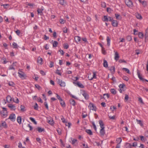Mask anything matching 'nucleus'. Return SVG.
Here are the masks:
<instances>
[{
    "mask_svg": "<svg viewBox=\"0 0 148 148\" xmlns=\"http://www.w3.org/2000/svg\"><path fill=\"white\" fill-rule=\"evenodd\" d=\"M111 22V24L113 27H116L118 26V23L116 20H113Z\"/></svg>",
    "mask_w": 148,
    "mask_h": 148,
    "instance_id": "9d476101",
    "label": "nucleus"
},
{
    "mask_svg": "<svg viewBox=\"0 0 148 148\" xmlns=\"http://www.w3.org/2000/svg\"><path fill=\"white\" fill-rule=\"evenodd\" d=\"M136 17L138 19H142V16L140 14L138 13L136 14Z\"/></svg>",
    "mask_w": 148,
    "mask_h": 148,
    "instance_id": "58836bf2",
    "label": "nucleus"
},
{
    "mask_svg": "<svg viewBox=\"0 0 148 148\" xmlns=\"http://www.w3.org/2000/svg\"><path fill=\"white\" fill-rule=\"evenodd\" d=\"M139 137L140 138L141 140L142 141H145L147 140V138L143 136H140Z\"/></svg>",
    "mask_w": 148,
    "mask_h": 148,
    "instance_id": "c756f323",
    "label": "nucleus"
},
{
    "mask_svg": "<svg viewBox=\"0 0 148 148\" xmlns=\"http://www.w3.org/2000/svg\"><path fill=\"white\" fill-rule=\"evenodd\" d=\"M116 143H118V144H117L115 148H120V146L119 145V144L121 143L122 141V140L121 138V137L118 138L116 139Z\"/></svg>",
    "mask_w": 148,
    "mask_h": 148,
    "instance_id": "423d86ee",
    "label": "nucleus"
},
{
    "mask_svg": "<svg viewBox=\"0 0 148 148\" xmlns=\"http://www.w3.org/2000/svg\"><path fill=\"white\" fill-rule=\"evenodd\" d=\"M145 36L146 37H148V27L145 30Z\"/></svg>",
    "mask_w": 148,
    "mask_h": 148,
    "instance_id": "3c124183",
    "label": "nucleus"
},
{
    "mask_svg": "<svg viewBox=\"0 0 148 148\" xmlns=\"http://www.w3.org/2000/svg\"><path fill=\"white\" fill-rule=\"evenodd\" d=\"M37 129L39 132L41 133L43 131H44L45 130V129L43 128H41L40 127H38L37 128Z\"/></svg>",
    "mask_w": 148,
    "mask_h": 148,
    "instance_id": "a878e982",
    "label": "nucleus"
},
{
    "mask_svg": "<svg viewBox=\"0 0 148 148\" xmlns=\"http://www.w3.org/2000/svg\"><path fill=\"white\" fill-rule=\"evenodd\" d=\"M1 125L5 129L7 128L8 127L5 121L2 122Z\"/></svg>",
    "mask_w": 148,
    "mask_h": 148,
    "instance_id": "b1692460",
    "label": "nucleus"
},
{
    "mask_svg": "<svg viewBox=\"0 0 148 148\" xmlns=\"http://www.w3.org/2000/svg\"><path fill=\"white\" fill-rule=\"evenodd\" d=\"M116 19L117 20H121L122 18L121 16L119 14L116 13L115 14Z\"/></svg>",
    "mask_w": 148,
    "mask_h": 148,
    "instance_id": "5701e85b",
    "label": "nucleus"
},
{
    "mask_svg": "<svg viewBox=\"0 0 148 148\" xmlns=\"http://www.w3.org/2000/svg\"><path fill=\"white\" fill-rule=\"evenodd\" d=\"M120 63H126L127 62L126 61L124 60L120 59L119 61Z\"/></svg>",
    "mask_w": 148,
    "mask_h": 148,
    "instance_id": "5fc2aeb1",
    "label": "nucleus"
},
{
    "mask_svg": "<svg viewBox=\"0 0 148 148\" xmlns=\"http://www.w3.org/2000/svg\"><path fill=\"white\" fill-rule=\"evenodd\" d=\"M6 101L8 103L12 101V98L10 95H8L6 97Z\"/></svg>",
    "mask_w": 148,
    "mask_h": 148,
    "instance_id": "412c9836",
    "label": "nucleus"
},
{
    "mask_svg": "<svg viewBox=\"0 0 148 148\" xmlns=\"http://www.w3.org/2000/svg\"><path fill=\"white\" fill-rule=\"evenodd\" d=\"M74 39L75 41L77 43L80 41L81 40V38L80 37L78 36H76L74 37Z\"/></svg>",
    "mask_w": 148,
    "mask_h": 148,
    "instance_id": "f3484780",
    "label": "nucleus"
},
{
    "mask_svg": "<svg viewBox=\"0 0 148 148\" xmlns=\"http://www.w3.org/2000/svg\"><path fill=\"white\" fill-rule=\"evenodd\" d=\"M43 10L44 8L43 7H41V8H38L37 10L38 14L42 15L43 14Z\"/></svg>",
    "mask_w": 148,
    "mask_h": 148,
    "instance_id": "1a4fd4ad",
    "label": "nucleus"
},
{
    "mask_svg": "<svg viewBox=\"0 0 148 148\" xmlns=\"http://www.w3.org/2000/svg\"><path fill=\"white\" fill-rule=\"evenodd\" d=\"M126 39L128 41H130L132 39L131 36L130 35L127 36L126 37Z\"/></svg>",
    "mask_w": 148,
    "mask_h": 148,
    "instance_id": "de8ad7c7",
    "label": "nucleus"
},
{
    "mask_svg": "<svg viewBox=\"0 0 148 148\" xmlns=\"http://www.w3.org/2000/svg\"><path fill=\"white\" fill-rule=\"evenodd\" d=\"M71 125V123L70 122H66L65 125L66 126H68V128H69L70 127Z\"/></svg>",
    "mask_w": 148,
    "mask_h": 148,
    "instance_id": "864d4df0",
    "label": "nucleus"
},
{
    "mask_svg": "<svg viewBox=\"0 0 148 148\" xmlns=\"http://www.w3.org/2000/svg\"><path fill=\"white\" fill-rule=\"evenodd\" d=\"M88 107L89 108L90 110H92L96 111L97 109L96 107L93 103L91 102L89 103Z\"/></svg>",
    "mask_w": 148,
    "mask_h": 148,
    "instance_id": "f03ea898",
    "label": "nucleus"
},
{
    "mask_svg": "<svg viewBox=\"0 0 148 148\" xmlns=\"http://www.w3.org/2000/svg\"><path fill=\"white\" fill-rule=\"evenodd\" d=\"M21 108V111L22 112H24L26 111L25 107L22 105H21L20 106Z\"/></svg>",
    "mask_w": 148,
    "mask_h": 148,
    "instance_id": "f704fd0d",
    "label": "nucleus"
},
{
    "mask_svg": "<svg viewBox=\"0 0 148 148\" xmlns=\"http://www.w3.org/2000/svg\"><path fill=\"white\" fill-rule=\"evenodd\" d=\"M86 132L90 135H92V133L90 130H86Z\"/></svg>",
    "mask_w": 148,
    "mask_h": 148,
    "instance_id": "ea45409f",
    "label": "nucleus"
},
{
    "mask_svg": "<svg viewBox=\"0 0 148 148\" xmlns=\"http://www.w3.org/2000/svg\"><path fill=\"white\" fill-rule=\"evenodd\" d=\"M138 36L140 38H143V33L140 32L138 34Z\"/></svg>",
    "mask_w": 148,
    "mask_h": 148,
    "instance_id": "c03bdc74",
    "label": "nucleus"
},
{
    "mask_svg": "<svg viewBox=\"0 0 148 148\" xmlns=\"http://www.w3.org/2000/svg\"><path fill=\"white\" fill-rule=\"evenodd\" d=\"M104 97L103 98L104 99H105L106 98H108L109 97V95L108 94H103Z\"/></svg>",
    "mask_w": 148,
    "mask_h": 148,
    "instance_id": "09e8293b",
    "label": "nucleus"
},
{
    "mask_svg": "<svg viewBox=\"0 0 148 148\" xmlns=\"http://www.w3.org/2000/svg\"><path fill=\"white\" fill-rule=\"evenodd\" d=\"M129 99V96L127 94H125V101H127Z\"/></svg>",
    "mask_w": 148,
    "mask_h": 148,
    "instance_id": "603ef678",
    "label": "nucleus"
},
{
    "mask_svg": "<svg viewBox=\"0 0 148 148\" xmlns=\"http://www.w3.org/2000/svg\"><path fill=\"white\" fill-rule=\"evenodd\" d=\"M63 47L64 49H67L69 47V45L67 43H65L63 45Z\"/></svg>",
    "mask_w": 148,
    "mask_h": 148,
    "instance_id": "37998d69",
    "label": "nucleus"
},
{
    "mask_svg": "<svg viewBox=\"0 0 148 148\" xmlns=\"http://www.w3.org/2000/svg\"><path fill=\"white\" fill-rule=\"evenodd\" d=\"M122 70L125 71L127 73L129 74H131V73L129 69L127 68H122Z\"/></svg>",
    "mask_w": 148,
    "mask_h": 148,
    "instance_id": "e433bc0d",
    "label": "nucleus"
},
{
    "mask_svg": "<svg viewBox=\"0 0 148 148\" xmlns=\"http://www.w3.org/2000/svg\"><path fill=\"white\" fill-rule=\"evenodd\" d=\"M101 51L102 53L104 55H106V51L104 47L101 48Z\"/></svg>",
    "mask_w": 148,
    "mask_h": 148,
    "instance_id": "49530a36",
    "label": "nucleus"
},
{
    "mask_svg": "<svg viewBox=\"0 0 148 148\" xmlns=\"http://www.w3.org/2000/svg\"><path fill=\"white\" fill-rule=\"evenodd\" d=\"M136 121H137L138 124H139L141 126L143 127V123L142 121L140 120H138L136 119Z\"/></svg>",
    "mask_w": 148,
    "mask_h": 148,
    "instance_id": "c9c22d12",
    "label": "nucleus"
},
{
    "mask_svg": "<svg viewBox=\"0 0 148 148\" xmlns=\"http://www.w3.org/2000/svg\"><path fill=\"white\" fill-rule=\"evenodd\" d=\"M103 21L108 22L109 21L108 17L107 16H103Z\"/></svg>",
    "mask_w": 148,
    "mask_h": 148,
    "instance_id": "4c0bfd02",
    "label": "nucleus"
},
{
    "mask_svg": "<svg viewBox=\"0 0 148 148\" xmlns=\"http://www.w3.org/2000/svg\"><path fill=\"white\" fill-rule=\"evenodd\" d=\"M119 57L118 53L117 52H116L115 53V60H116L117 61L119 59Z\"/></svg>",
    "mask_w": 148,
    "mask_h": 148,
    "instance_id": "393cba45",
    "label": "nucleus"
},
{
    "mask_svg": "<svg viewBox=\"0 0 148 148\" xmlns=\"http://www.w3.org/2000/svg\"><path fill=\"white\" fill-rule=\"evenodd\" d=\"M48 122L51 125H54V122L53 119H51L50 120H48Z\"/></svg>",
    "mask_w": 148,
    "mask_h": 148,
    "instance_id": "a19ab883",
    "label": "nucleus"
},
{
    "mask_svg": "<svg viewBox=\"0 0 148 148\" xmlns=\"http://www.w3.org/2000/svg\"><path fill=\"white\" fill-rule=\"evenodd\" d=\"M124 86H125V85L124 84H120L119 86V87L120 89L123 88Z\"/></svg>",
    "mask_w": 148,
    "mask_h": 148,
    "instance_id": "13d9d810",
    "label": "nucleus"
},
{
    "mask_svg": "<svg viewBox=\"0 0 148 148\" xmlns=\"http://www.w3.org/2000/svg\"><path fill=\"white\" fill-rule=\"evenodd\" d=\"M8 106L10 109L11 110H15L16 109L15 106L12 104H8Z\"/></svg>",
    "mask_w": 148,
    "mask_h": 148,
    "instance_id": "ddd939ff",
    "label": "nucleus"
},
{
    "mask_svg": "<svg viewBox=\"0 0 148 148\" xmlns=\"http://www.w3.org/2000/svg\"><path fill=\"white\" fill-rule=\"evenodd\" d=\"M99 122L101 128H105L104 124L103 121L101 120H100L99 121Z\"/></svg>",
    "mask_w": 148,
    "mask_h": 148,
    "instance_id": "aec40b11",
    "label": "nucleus"
},
{
    "mask_svg": "<svg viewBox=\"0 0 148 148\" xmlns=\"http://www.w3.org/2000/svg\"><path fill=\"white\" fill-rule=\"evenodd\" d=\"M60 102L61 105L62 107H65V102L62 99L60 101Z\"/></svg>",
    "mask_w": 148,
    "mask_h": 148,
    "instance_id": "cd10ccee",
    "label": "nucleus"
},
{
    "mask_svg": "<svg viewBox=\"0 0 148 148\" xmlns=\"http://www.w3.org/2000/svg\"><path fill=\"white\" fill-rule=\"evenodd\" d=\"M1 6H2L5 9H7V6L9 5V4H3L1 5Z\"/></svg>",
    "mask_w": 148,
    "mask_h": 148,
    "instance_id": "8fccbe9b",
    "label": "nucleus"
},
{
    "mask_svg": "<svg viewBox=\"0 0 148 148\" xmlns=\"http://www.w3.org/2000/svg\"><path fill=\"white\" fill-rule=\"evenodd\" d=\"M125 146L126 148H131L132 145L130 143H126L125 144Z\"/></svg>",
    "mask_w": 148,
    "mask_h": 148,
    "instance_id": "7c9ffc66",
    "label": "nucleus"
},
{
    "mask_svg": "<svg viewBox=\"0 0 148 148\" xmlns=\"http://www.w3.org/2000/svg\"><path fill=\"white\" fill-rule=\"evenodd\" d=\"M125 2L126 5L129 7L132 6L133 3L131 0H125Z\"/></svg>",
    "mask_w": 148,
    "mask_h": 148,
    "instance_id": "20e7f679",
    "label": "nucleus"
},
{
    "mask_svg": "<svg viewBox=\"0 0 148 148\" xmlns=\"http://www.w3.org/2000/svg\"><path fill=\"white\" fill-rule=\"evenodd\" d=\"M116 109V108L115 106H111L110 108V109L112 111H114L115 109Z\"/></svg>",
    "mask_w": 148,
    "mask_h": 148,
    "instance_id": "338daca9",
    "label": "nucleus"
},
{
    "mask_svg": "<svg viewBox=\"0 0 148 148\" xmlns=\"http://www.w3.org/2000/svg\"><path fill=\"white\" fill-rule=\"evenodd\" d=\"M3 110L1 111L0 114L1 117L3 118H5L8 115V112L7 109L4 107L2 108Z\"/></svg>",
    "mask_w": 148,
    "mask_h": 148,
    "instance_id": "f257e3e1",
    "label": "nucleus"
},
{
    "mask_svg": "<svg viewBox=\"0 0 148 148\" xmlns=\"http://www.w3.org/2000/svg\"><path fill=\"white\" fill-rule=\"evenodd\" d=\"M58 84H59L60 86L64 87L65 86V83L64 82H63L62 80L60 79H58Z\"/></svg>",
    "mask_w": 148,
    "mask_h": 148,
    "instance_id": "0eeeda50",
    "label": "nucleus"
},
{
    "mask_svg": "<svg viewBox=\"0 0 148 148\" xmlns=\"http://www.w3.org/2000/svg\"><path fill=\"white\" fill-rule=\"evenodd\" d=\"M108 63L107 61L105 60H103V66L105 68H107L108 67Z\"/></svg>",
    "mask_w": 148,
    "mask_h": 148,
    "instance_id": "bb28decb",
    "label": "nucleus"
},
{
    "mask_svg": "<svg viewBox=\"0 0 148 148\" xmlns=\"http://www.w3.org/2000/svg\"><path fill=\"white\" fill-rule=\"evenodd\" d=\"M62 30L63 32L64 33H66L67 32V29L66 27H64L63 28Z\"/></svg>",
    "mask_w": 148,
    "mask_h": 148,
    "instance_id": "6e6d98bb",
    "label": "nucleus"
},
{
    "mask_svg": "<svg viewBox=\"0 0 148 148\" xmlns=\"http://www.w3.org/2000/svg\"><path fill=\"white\" fill-rule=\"evenodd\" d=\"M42 58L40 57H38V62L40 63V64H42Z\"/></svg>",
    "mask_w": 148,
    "mask_h": 148,
    "instance_id": "72a5a7b5",
    "label": "nucleus"
},
{
    "mask_svg": "<svg viewBox=\"0 0 148 148\" xmlns=\"http://www.w3.org/2000/svg\"><path fill=\"white\" fill-rule=\"evenodd\" d=\"M51 42H53V47H56L58 44V42L56 41H53L52 40L51 41Z\"/></svg>",
    "mask_w": 148,
    "mask_h": 148,
    "instance_id": "4468645a",
    "label": "nucleus"
},
{
    "mask_svg": "<svg viewBox=\"0 0 148 148\" xmlns=\"http://www.w3.org/2000/svg\"><path fill=\"white\" fill-rule=\"evenodd\" d=\"M137 74L138 76V78H139V79H140V80H142L143 81H145L147 82H148V80L145 79H144L141 77V76L140 75V71H139V70H138V69L137 70Z\"/></svg>",
    "mask_w": 148,
    "mask_h": 148,
    "instance_id": "7ed1b4c3",
    "label": "nucleus"
},
{
    "mask_svg": "<svg viewBox=\"0 0 148 148\" xmlns=\"http://www.w3.org/2000/svg\"><path fill=\"white\" fill-rule=\"evenodd\" d=\"M123 78L124 80L126 81H127L129 79L128 78L125 76H123Z\"/></svg>",
    "mask_w": 148,
    "mask_h": 148,
    "instance_id": "4d7b16f0",
    "label": "nucleus"
},
{
    "mask_svg": "<svg viewBox=\"0 0 148 148\" xmlns=\"http://www.w3.org/2000/svg\"><path fill=\"white\" fill-rule=\"evenodd\" d=\"M12 46L13 48L18 49V46L16 43L13 42L12 43Z\"/></svg>",
    "mask_w": 148,
    "mask_h": 148,
    "instance_id": "2f4dec72",
    "label": "nucleus"
},
{
    "mask_svg": "<svg viewBox=\"0 0 148 148\" xmlns=\"http://www.w3.org/2000/svg\"><path fill=\"white\" fill-rule=\"evenodd\" d=\"M29 119H30V120H31L35 124H37L36 122V121L34 119V118L31 117L29 118Z\"/></svg>",
    "mask_w": 148,
    "mask_h": 148,
    "instance_id": "a18cd8bd",
    "label": "nucleus"
},
{
    "mask_svg": "<svg viewBox=\"0 0 148 148\" xmlns=\"http://www.w3.org/2000/svg\"><path fill=\"white\" fill-rule=\"evenodd\" d=\"M82 95L87 100L89 99V95L84 90H83L82 92Z\"/></svg>",
    "mask_w": 148,
    "mask_h": 148,
    "instance_id": "6e6552de",
    "label": "nucleus"
},
{
    "mask_svg": "<svg viewBox=\"0 0 148 148\" xmlns=\"http://www.w3.org/2000/svg\"><path fill=\"white\" fill-rule=\"evenodd\" d=\"M73 83L77 85L79 88H83L84 87V86L79 82L77 81L76 82H73Z\"/></svg>",
    "mask_w": 148,
    "mask_h": 148,
    "instance_id": "f8f14e48",
    "label": "nucleus"
},
{
    "mask_svg": "<svg viewBox=\"0 0 148 148\" xmlns=\"http://www.w3.org/2000/svg\"><path fill=\"white\" fill-rule=\"evenodd\" d=\"M101 7L103 8H105L106 7V3L104 2H102L101 3Z\"/></svg>",
    "mask_w": 148,
    "mask_h": 148,
    "instance_id": "052dcab7",
    "label": "nucleus"
},
{
    "mask_svg": "<svg viewBox=\"0 0 148 148\" xmlns=\"http://www.w3.org/2000/svg\"><path fill=\"white\" fill-rule=\"evenodd\" d=\"M35 87L37 88L38 90H40L41 88V87L38 84H36L35 85Z\"/></svg>",
    "mask_w": 148,
    "mask_h": 148,
    "instance_id": "bf43d9fd",
    "label": "nucleus"
},
{
    "mask_svg": "<svg viewBox=\"0 0 148 148\" xmlns=\"http://www.w3.org/2000/svg\"><path fill=\"white\" fill-rule=\"evenodd\" d=\"M110 92L112 94L115 95L116 94V91L115 90L114 88H112L110 90Z\"/></svg>",
    "mask_w": 148,
    "mask_h": 148,
    "instance_id": "79ce46f5",
    "label": "nucleus"
},
{
    "mask_svg": "<svg viewBox=\"0 0 148 148\" xmlns=\"http://www.w3.org/2000/svg\"><path fill=\"white\" fill-rule=\"evenodd\" d=\"M88 79L90 80H92V79L93 78H96V74L95 73H93L92 75V77H91L90 78H89V76H88Z\"/></svg>",
    "mask_w": 148,
    "mask_h": 148,
    "instance_id": "473e14b6",
    "label": "nucleus"
},
{
    "mask_svg": "<svg viewBox=\"0 0 148 148\" xmlns=\"http://www.w3.org/2000/svg\"><path fill=\"white\" fill-rule=\"evenodd\" d=\"M145 136L148 138V130H147L144 133Z\"/></svg>",
    "mask_w": 148,
    "mask_h": 148,
    "instance_id": "774afa93",
    "label": "nucleus"
},
{
    "mask_svg": "<svg viewBox=\"0 0 148 148\" xmlns=\"http://www.w3.org/2000/svg\"><path fill=\"white\" fill-rule=\"evenodd\" d=\"M109 69L112 73H114L115 72V68L114 66H112L109 67Z\"/></svg>",
    "mask_w": 148,
    "mask_h": 148,
    "instance_id": "dca6fc26",
    "label": "nucleus"
},
{
    "mask_svg": "<svg viewBox=\"0 0 148 148\" xmlns=\"http://www.w3.org/2000/svg\"><path fill=\"white\" fill-rule=\"evenodd\" d=\"M8 119H10L12 121H14L16 119V116L14 113H12L10 114Z\"/></svg>",
    "mask_w": 148,
    "mask_h": 148,
    "instance_id": "39448f33",
    "label": "nucleus"
},
{
    "mask_svg": "<svg viewBox=\"0 0 148 148\" xmlns=\"http://www.w3.org/2000/svg\"><path fill=\"white\" fill-rule=\"evenodd\" d=\"M105 128H101L100 131V133L101 136H103L105 133V131L104 130Z\"/></svg>",
    "mask_w": 148,
    "mask_h": 148,
    "instance_id": "2eb2a0df",
    "label": "nucleus"
},
{
    "mask_svg": "<svg viewBox=\"0 0 148 148\" xmlns=\"http://www.w3.org/2000/svg\"><path fill=\"white\" fill-rule=\"evenodd\" d=\"M54 63L52 61H50V63L49 67L52 68L53 66Z\"/></svg>",
    "mask_w": 148,
    "mask_h": 148,
    "instance_id": "0e129e2a",
    "label": "nucleus"
},
{
    "mask_svg": "<svg viewBox=\"0 0 148 148\" xmlns=\"http://www.w3.org/2000/svg\"><path fill=\"white\" fill-rule=\"evenodd\" d=\"M70 103L73 106H75L76 105L75 102L73 99H71L69 101Z\"/></svg>",
    "mask_w": 148,
    "mask_h": 148,
    "instance_id": "a211bd4d",
    "label": "nucleus"
},
{
    "mask_svg": "<svg viewBox=\"0 0 148 148\" xmlns=\"http://www.w3.org/2000/svg\"><path fill=\"white\" fill-rule=\"evenodd\" d=\"M57 131L59 135L61 134V130L60 129L58 128L57 129Z\"/></svg>",
    "mask_w": 148,
    "mask_h": 148,
    "instance_id": "680f3d73",
    "label": "nucleus"
},
{
    "mask_svg": "<svg viewBox=\"0 0 148 148\" xmlns=\"http://www.w3.org/2000/svg\"><path fill=\"white\" fill-rule=\"evenodd\" d=\"M59 3L63 6H65L67 5V1L65 0H59Z\"/></svg>",
    "mask_w": 148,
    "mask_h": 148,
    "instance_id": "9b49d317",
    "label": "nucleus"
},
{
    "mask_svg": "<svg viewBox=\"0 0 148 148\" xmlns=\"http://www.w3.org/2000/svg\"><path fill=\"white\" fill-rule=\"evenodd\" d=\"M72 144L74 145L75 143L77 142V140L76 139H73L72 140Z\"/></svg>",
    "mask_w": 148,
    "mask_h": 148,
    "instance_id": "69168bd1",
    "label": "nucleus"
},
{
    "mask_svg": "<svg viewBox=\"0 0 148 148\" xmlns=\"http://www.w3.org/2000/svg\"><path fill=\"white\" fill-rule=\"evenodd\" d=\"M34 108L35 110H37L38 109V105L36 103H35V105L34 106Z\"/></svg>",
    "mask_w": 148,
    "mask_h": 148,
    "instance_id": "e2e57ef3",
    "label": "nucleus"
},
{
    "mask_svg": "<svg viewBox=\"0 0 148 148\" xmlns=\"http://www.w3.org/2000/svg\"><path fill=\"white\" fill-rule=\"evenodd\" d=\"M106 40L108 46H110V39L108 36L107 37Z\"/></svg>",
    "mask_w": 148,
    "mask_h": 148,
    "instance_id": "4be33fe9",
    "label": "nucleus"
},
{
    "mask_svg": "<svg viewBox=\"0 0 148 148\" xmlns=\"http://www.w3.org/2000/svg\"><path fill=\"white\" fill-rule=\"evenodd\" d=\"M21 73L18 72V76L21 78L24 77L25 76V74L24 73L21 71H20Z\"/></svg>",
    "mask_w": 148,
    "mask_h": 148,
    "instance_id": "6ab92c4d",
    "label": "nucleus"
},
{
    "mask_svg": "<svg viewBox=\"0 0 148 148\" xmlns=\"http://www.w3.org/2000/svg\"><path fill=\"white\" fill-rule=\"evenodd\" d=\"M17 121L18 123L20 124L21 123V116H18L17 119Z\"/></svg>",
    "mask_w": 148,
    "mask_h": 148,
    "instance_id": "c85d7f7f",
    "label": "nucleus"
}]
</instances>
